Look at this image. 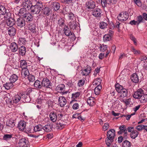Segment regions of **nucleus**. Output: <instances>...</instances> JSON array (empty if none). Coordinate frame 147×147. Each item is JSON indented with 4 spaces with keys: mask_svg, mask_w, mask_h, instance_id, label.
Returning <instances> with one entry per match:
<instances>
[{
    "mask_svg": "<svg viewBox=\"0 0 147 147\" xmlns=\"http://www.w3.org/2000/svg\"><path fill=\"white\" fill-rule=\"evenodd\" d=\"M115 88L117 92L121 94L119 97V99L121 101H123V98L126 97L127 95V90L123 88V87L117 83L115 85Z\"/></svg>",
    "mask_w": 147,
    "mask_h": 147,
    "instance_id": "nucleus-2",
    "label": "nucleus"
},
{
    "mask_svg": "<svg viewBox=\"0 0 147 147\" xmlns=\"http://www.w3.org/2000/svg\"><path fill=\"white\" fill-rule=\"evenodd\" d=\"M131 81L135 83H138L139 81V77L138 76L137 74L136 73H135L131 75Z\"/></svg>",
    "mask_w": 147,
    "mask_h": 147,
    "instance_id": "nucleus-23",
    "label": "nucleus"
},
{
    "mask_svg": "<svg viewBox=\"0 0 147 147\" xmlns=\"http://www.w3.org/2000/svg\"><path fill=\"white\" fill-rule=\"evenodd\" d=\"M22 5L24 8L26 10H30L32 5L31 1L29 0H24L22 2Z\"/></svg>",
    "mask_w": 147,
    "mask_h": 147,
    "instance_id": "nucleus-9",
    "label": "nucleus"
},
{
    "mask_svg": "<svg viewBox=\"0 0 147 147\" xmlns=\"http://www.w3.org/2000/svg\"><path fill=\"white\" fill-rule=\"evenodd\" d=\"M112 37L109 34H105L103 37V40L105 42L110 41Z\"/></svg>",
    "mask_w": 147,
    "mask_h": 147,
    "instance_id": "nucleus-46",
    "label": "nucleus"
},
{
    "mask_svg": "<svg viewBox=\"0 0 147 147\" xmlns=\"http://www.w3.org/2000/svg\"><path fill=\"white\" fill-rule=\"evenodd\" d=\"M99 48L100 49V51L104 52L107 49V46L105 45L100 44V47Z\"/></svg>",
    "mask_w": 147,
    "mask_h": 147,
    "instance_id": "nucleus-54",
    "label": "nucleus"
},
{
    "mask_svg": "<svg viewBox=\"0 0 147 147\" xmlns=\"http://www.w3.org/2000/svg\"><path fill=\"white\" fill-rule=\"evenodd\" d=\"M64 12L65 14L67 15L68 14H69L71 13L70 10L68 7H65Z\"/></svg>",
    "mask_w": 147,
    "mask_h": 147,
    "instance_id": "nucleus-62",
    "label": "nucleus"
},
{
    "mask_svg": "<svg viewBox=\"0 0 147 147\" xmlns=\"http://www.w3.org/2000/svg\"><path fill=\"white\" fill-rule=\"evenodd\" d=\"M18 76L15 74H13L10 77L9 79L10 82L14 83L18 79Z\"/></svg>",
    "mask_w": 147,
    "mask_h": 147,
    "instance_id": "nucleus-32",
    "label": "nucleus"
},
{
    "mask_svg": "<svg viewBox=\"0 0 147 147\" xmlns=\"http://www.w3.org/2000/svg\"><path fill=\"white\" fill-rule=\"evenodd\" d=\"M68 19L70 20V21H73L76 20V17L75 15L72 13L68 14L67 15Z\"/></svg>",
    "mask_w": 147,
    "mask_h": 147,
    "instance_id": "nucleus-35",
    "label": "nucleus"
},
{
    "mask_svg": "<svg viewBox=\"0 0 147 147\" xmlns=\"http://www.w3.org/2000/svg\"><path fill=\"white\" fill-rule=\"evenodd\" d=\"M144 125H139L136 127V129L138 131H141L142 129H144Z\"/></svg>",
    "mask_w": 147,
    "mask_h": 147,
    "instance_id": "nucleus-63",
    "label": "nucleus"
},
{
    "mask_svg": "<svg viewBox=\"0 0 147 147\" xmlns=\"http://www.w3.org/2000/svg\"><path fill=\"white\" fill-rule=\"evenodd\" d=\"M36 25L34 24H30L28 26V30L30 31V33H34L36 32Z\"/></svg>",
    "mask_w": 147,
    "mask_h": 147,
    "instance_id": "nucleus-21",
    "label": "nucleus"
},
{
    "mask_svg": "<svg viewBox=\"0 0 147 147\" xmlns=\"http://www.w3.org/2000/svg\"><path fill=\"white\" fill-rule=\"evenodd\" d=\"M13 83L10 82L6 83L4 84V86L7 90H9L13 86Z\"/></svg>",
    "mask_w": 147,
    "mask_h": 147,
    "instance_id": "nucleus-38",
    "label": "nucleus"
},
{
    "mask_svg": "<svg viewBox=\"0 0 147 147\" xmlns=\"http://www.w3.org/2000/svg\"><path fill=\"white\" fill-rule=\"evenodd\" d=\"M60 5L59 3L57 2H54L53 3V8L55 11L58 10L60 8Z\"/></svg>",
    "mask_w": 147,
    "mask_h": 147,
    "instance_id": "nucleus-53",
    "label": "nucleus"
},
{
    "mask_svg": "<svg viewBox=\"0 0 147 147\" xmlns=\"http://www.w3.org/2000/svg\"><path fill=\"white\" fill-rule=\"evenodd\" d=\"M19 94L22 101L27 102H29L30 100V98L27 93L22 92L20 93Z\"/></svg>",
    "mask_w": 147,
    "mask_h": 147,
    "instance_id": "nucleus-10",
    "label": "nucleus"
},
{
    "mask_svg": "<svg viewBox=\"0 0 147 147\" xmlns=\"http://www.w3.org/2000/svg\"><path fill=\"white\" fill-rule=\"evenodd\" d=\"M130 39L134 42V44L136 45H137V42L136 38L131 34L130 35Z\"/></svg>",
    "mask_w": 147,
    "mask_h": 147,
    "instance_id": "nucleus-60",
    "label": "nucleus"
},
{
    "mask_svg": "<svg viewBox=\"0 0 147 147\" xmlns=\"http://www.w3.org/2000/svg\"><path fill=\"white\" fill-rule=\"evenodd\" d=\"M28 143L29 142L27 139L25 138H22L19 140L18 146L19 147H28Z\"/></svg>",
    "mask_w": 147,
    "mask_h": 147,
    "instance_id": "nucleus-11",
    "label": "nucleus"
},
{
    "mask_svg": "<svg viewBox=\"0 0 147 147\" xmlns=\"http://www.w3.org/2000/svg\"><path fill=\"white\" fill-rule=\"evenodd\" d=\"M65 125L63 123V122L61 121H57L56 124V128L58 129L61 130L65 127Z\"/></svg>",
    "mask_w": 147,
    "mask_h": 147,
    "instance_id": "nucleus-28",
    "label": "nucleus"
},
{
    "mask_svg": "<svg viewBox=\"0 0 147 147\" xmlns=\"http://www.w3.org/2000/svg\"><path fill=\"white\" fill-rule=\"evenodd\" d=\"M133 96L135 98L138 99L141 103L147 102V94L144 93L143 90L141 89H139L136 91Z\"/></svg>",
    "mask_w": 147,
    "mask_h": 147,
    "instance_id": "nucleus-1",
    "label": "nucleus"
},
{
    "mask_svg": "<svg viewBox=\"0 0 147 147\" xmlns=\"http://www.w3.org/2000/svg\"><path fill=\"white\" fill-rule=\"evenodd\" d=\"M114 27H113V28H109L107 30L108 33L107 34H109L110 35L112 36L114 34Z\"/></svg>",
    "mask_w": 147,
    "mask_h": 147,
    "instance_id": "nucleus-57",
    "label": "nucleus"
},
{
    "mask_svg": "<svg viewBox=\"0 0 147 147\" xmlns=\"http://www.w3.org/2000/svg\"><path fill=\"white\" fill-rule=\"evenodd\" d=\"M49 117L51 120L53 122H55L57 119V115L54 112H51L49 114Z\"/></svg>",
    "mask_w": 147,
    "mask_h": 147,
    "instance_id": "nucleus-25",
    "label": "nucleus"
},
{
    "mask_svg": "<svg viewBox=\"0 0 147 147\" xmlns=\"http://www.w3.org/2000/svg\"><path fill=\"white\" fill-rule=\"evenodd\" d=\"M79 105L78 103H75L73 105L72 107L73 109L76 110L79 108Z\"/></svg>",
    "mask_w": 147,
    "mask_h": 147,
    "instance_id": "nucleus-64",
    "label": "nucleus"
},
{
    "mask_svg": "<svg viewBox=\"0 0 147 147\" xmlns=\"http://www.w3.org/2000/svg\"><path fill=\"white\" fill-rule=\"evenodd\" d=\"M26 125V122L24 121H21L19 122L18 127L20 130L26 132V129L25 128Z\"/></svg>",
    "mask_w": 147,
    "mask_h": 147,
    "instance_id": "nucleus-14",
    "label": "nucleus"
},
{
    "mask_svg": "<svg viewBox=\"0 0 147 147\" xmlns=\"http://www.w3.org/2000/svg\"><path fill=\"white\" fill-rule=\"evenodd\" d=\"M78 22H76V20L73 21H70L69 24L70 28L74 30L77 27Z\"/></svg>",
    "mask_w": 147,
    "mask_h": 147,
    "instance_id": "nucleus-29",
    "label": "nucleus"
},
{
    "mask_svg": "<svg viewBox=\"0 0 147 147\" xmlns=\"http://www.w3.org/2000/svg\"><path fill=\"white\" fill-rule=\"evenodd\" d=\"M21 74L26 77L30 75L29 71L27 68L22 69L21 71Z\"/></svg>",
    "mask_w": 147,
    "mask_h": 147,
    "instance_id": "nucleus-43",
    "label": "nucleus"
},
{
    "mask_svg": "<svg viewBox=\"0 0 147 147\" xmlns=\"http://www.w3.org/2000/svg\"><path fill=\"white\" fill-rule=\"evenodd\" d=\"M23 19L26 21L28 22H30L32 20V15L29 13H27L24 16Z\"/></svg>",
    "mask_w": 147,
    "mask_h": 147,
    "instance_id": "nucleus-24",
    "label": "nucleus"
},
{
    "mask_svg": "<svg viewBox=\"0 0 147 147\" xmlns=\"http://www.w3.org/2000/svg\"><path fill=\"white\" fill-rule=\"evenodd\" d=\"M19 53L21 56L24 55L26 52V49L25 47L22 46L18 48Z\"/></svg>",
    "mask_w": 147,
    "mask_h": 147,
    "instance_id": "nucleus-27",
    "label": "nucleus"
},
{
    "mask_svg": "<svg viewBox=\"0 0 147 147\" xmlns=\"http://www.w3.org/2000/svg\"><path fill=\"white\" fill-rule=\"evenodd\" d=\"M131 146V142L127 140H125L123 142L122 147H130Z\"/></svg>",
    "mask_w": 147,
    "mask_h": 147,
    "instance_id": "nucleus-47",
    "label": "nucleus"
},
{
    "mask_svg": "<svg viewBox=\"0 0 147 147\" xmlns=\"http://www.w3.org/2000/svg\"><path fill=\"white\" fill-rule=\"evenodd\" d=\"M26 40L25 38H20L18 41V43L21 45H25L26 43Z\"/></svg>",
    "mask_w": 147,
    "mask_h": 147,
    "instance_id": "nucleus-42",
    "label": "nucleus"
},
{
    "mask_svg": "<svg viewBox=\"0 0 147 147\" xmlns=\"http://www.w3.org/2000/svg\"><path fill=\"white\" fill-rule=\"evenodd\" d=\"M42 87L46 88H50L51 87V82L47 78H44L42 82Z\"/></svg>",
    "mask_w": 147,
    "mask_h": 147,
    "instance_id": "nucleus-12",
    "label": "nucleus"
},
{
    "mask_svg": "<svg viewBox=\"0 0 147 147\" xmlns=\"http://www.w3.org/2000/svg\"><path fill=\"white\" fill-rule=\"evenodd\" d=\"M11 51L13 52H16L18 49V44L15 42H12L11 44L9 46Z\"/></svg>",
    "mask_w": 147,
    "mask_h": 147,
    "instance_id": "nucleus-16",
    "label": "nucleus"
},
{
    "mask_svg": "<svg viewBox=\"0 0 147 147\" xmlns=\"http://www.w3.org/2000/svg\"><path fill=\"white\" fill-rule=\"evenodd\" d=\"M85 82V79L84 78L79 80L78 83V85L79 87L83 86Z\"/></svg>",
    "mask_w": 147,
    "mask_h": 147,
    "instance_id": "nucleus-50",
    "label": "nucleus"
},
{
    "mask_svg": "<svg viewBox=\"0 0 147 147\" xmlns=\"http://www.w3.org/2000/svg\"><path fill=\"white\" fill-rule=\"evenodd\" d=\"M6 19L7 20L6 21L7 24L10 27H12L15 24L16 22L14 19L10 17Z\"/></svg>",
    "mask_w": 147,
    "mask_h": 147,
    "instance_id": "nucleus-19",
    "label": "nucleus"
},
{
    "mask_svg": "<svg viewBox=\"0 0 147 147\" xmlns=\"http://www.w3.org/2000/svg\"><path fill=\"white\" fill-rule=\"evenodd\" d=\"M102 11L99 9H96L92 12V14L94 16L96 17H100L101 16Z\"/></svg>",
    "mask_w": 147,
    "mask_h": 147,
    "instance_id": "nucleus-18",
    "label": "nucleus"
},
{
    "mask_svg": "<svg viewBox=\"0 0 147 147\" xmlns=\"http://www.w3.org/2000/svg\"><path fill=\"white\" fill-rule=\"evenodd\" d=\"M42 82L39 80H36L34 84V86L37 88L40 89L42 88Z\"/></svg>",
    "mask_w": 147,
    "mask_h": 147,
    "instance_id": "nucleus-39",
    "label": "nucleus"
},
{
    "mask_svg": "<svg viewBox=\"0 0 147 147\" xmlns=\"http://www.w3.org/2000/svg\"><path fill=\"white\" fill-rule=\"evenodd\" d=\"M109 124L108 123H106L104 124V126H103V129L104 131L107 130L109 128Z\"/></svg>",
    "mask_w": 147,
    "mask_h": 147,
    "instance_id": "nucleus-61",
    "label": "nucleus"
},
{
    "mask_svg": "<svg viewBox=\"0 0 147 147\" xmlns=\"http://www.w3.org/2000/svg\"><path fill=\"white\" fill-rule=\"evenodd\" d=\"M102 89V86L98 85L94 89V92L95 94L96 95H98L100 93V90Z\"/></svg>",
    "mask_w": 147,
    "mask_h": 147,
    "instance_id": "nucleus-40",
    "label": "nucleus"
},
{
    "mask_svg": "<svg viewBox=\"0 0 147 147\" xmlns=\"http://www.w3.org/2000/svg\"><path fill=\"white\" fill-rule=\"evenodd\" d=\"M102 82V80L100 78H98L95 79L94 81V83L97 85V86L98 85H101L100 84Z\"/></svg>",
    "mask_w": 147,
    "mask_h": 147,
    "instance_id": "nucleus-56",
    "label": "nucleus"
},
{
    "mask_svg": "<svg viewBox=\"0 0 147 147\" xmlns=\"http://www.w3.org/2000/svg\"><path fill=\"white\" fill-rule=\"evenodd\" d=\"M86 7L87 8L89 9H93L95 6V3L91 0H90L86 3Z\"/></svg>",
    "mask_w": 147,
    "mask_h": 147,
    "instance_id": "nucleus-20",
    "label": "nucleus"
},
{
    "mask_svg": "<svg viewBox=\"0 0 147 147\" xmlns=\"http://www.w3.org/2000/svg\"><path fill=\"white\" fill-rule=\"evenodd\" d=\"M108 24L107 23L104 22H101L100 23L99 26L100 28L104 29L107 27Z\"/></svg>",
    "mask_w": 147,
    "mask_h": 147,
    "instance_id": "nucleus-52",
    "label": "nucleus"
},
{
    "mask_svg": "<svg viewBox=\"0 0 147 147\" xmlns=\"http://www.w3.org/2000/svg\"><path fill=\"white\" fill-rule=\"evenodd\" d=\"M43 129V126L41 125H38L36 126L34 128V130L35 132L42 131Z\"/></svg>",
    "mask_w": 147,
    "mask_h": 147,
    "instance_id": "nucleus-48",
    "label": "nucleus"
},
{
    "mask_svg": "<svg viewBox=\"0 0 147 147\" xmlns=\"http://www.w3.org/2000/svg\"><path fill=\"white\" fill-rule=\"evenodd\" d=\"M96 100L95 98L91 96L88 97L87 100V102L88 105L90 106H92L94 105L96 103Z\"/></svg>",
    "mask_w": 147,
    "mask_h": 147,
    "instance_id": "nucleus-17",
    "label": "nucleus"
},
{
    "mask_svg": "<svg viewBox=\"0 0 147 147\" xmlns=\"http://www.w3.org/2000/svg\"><path fill=\"white\" fill-rule=\"evenodd\" d=\"M135 3L139 7H141L142 3L140 0H134Z\"/></svg>",
    "mask_w": 147,
    "mask_h": 147,
    "instance_id": "nucleus-59",
    "label": "nucleus"
},
{
    "mask_svg": "<svg viewBox=\"0 0 147 147\" xmlns=\"http://www.w3.org/2000/svg\"><path fill=\"white\" fill-rule=\"evenodd\" d=\"M65 86L63 84L58 85L56 88V90L58 92L61 93L63 95L65 94L69 93L68 91H65Z\"/></svg>",
    "mask_w": 147,
    "mask_h": 147,
    "instance_id": "nucleus-6",
    "label": "nucleus"
},
{
    "mask_svg": "<svg viewBox=\"0 0 147 147\" xmlns=\"http://www.w3.org/2000/svg\"><path fill=\"white\" fill-rule=\"evenodd\" d=\"M138 132L136 130L133 131L130 134L131 137L133 139H135L138 135Z\"/></svg>",
    "mask_w": 147,
    "mask_h": 147,
    "instance_id": "nucleus-44",
    "label": "nucleus"
},
{
    "mask_svg": "<svg viewBox=\"0 0 147 147\" xmlns=\"http://www.w3.org/2000/svg\"><path fill=\"white\" fill-rule=\"evenodd\" d=\"M58 104L61 107H64L66 104L67 100L63 96H61L59 97Z\"/></svg>",
    "mask_w": 147,
    "mask_h": 147,
    "instance_id": "nucleus-15",
    "label": "nucleus"
},
{
    "mask_svg": "<svg viewBox=\"0 0 147 147\" xmlns=\"http://www.w3.org/2000/svg\"><path fill=\"white\" fill-rule=\"evenodd\" d=\"M20 67L22 69L27 68V64L26 60H22L20 61Z\"/></svg>",
    "mask_w": 147,
    "mask_h": 147,
    "instance_id": "nucleus-34",
    "label": "nucleus"
},
{
    "mask_svg": "<svg viewBox=\"0 0 147 147\" xmlns=\"http://www.w3.org/2000/svg\"><path fill=\"white\" fill-rule=\"evenodd\" d=\"M26 10H27L25 8H21L18 13V15L20 16H24L25 14L27 13H26Z\"/></svg>",
    "mask_w": 147,
    "mask_h": 147,
    "instance_id": "nucleus-41",
    "label": "nucleus"
},
{
    "mask_svg": "<svg viewBox=\"0 0 147 147\" xmlns=\"http://www.w3.org/2000/svg\"><path fill=\"white\" fill-rule=\"evenodd\" d=\"M119 129L120 131H118V133L121 134L122 133H123L125 134L127 133V130L126 128L125 127L124 125H122L119 127Z\"/></svg>",
    "mask_w": 147,
    "mask_h": 147,
    "instance_id": "nucleus-37",
    "label": "nucleus"
},
{
    "mask_svg": "<svg viewBox=\"0 0 147 147\" xmlns=\"http://www.w3.org/2000/svg\"><path fill=\"white\" fill-rule=\"evenodd\" d=\"M30 82H33L35 80V77L34 76L31 74L29 75L27 78Z\"/></svg>",
    "mask_w": 147,
    "mask_h": 147,
    "instance_id": "nucleus-55",
    "label": "nucleus"
},
{
    "mask_svg": "<svg viewBox=\"0 0 147 147\" xmlns=\"http://www.w3.org/2000/svg\"><path fill=\"white\" fill-rule=\"evenodd\" d=\"M43 129L47 132H50L52 129L51 125H46L45 126L43 127Z\"/></svg>",
    "mask_w": 147,
    "mask_h": 147,
    "instance_id": "nucleus-36",
    "label": "nucleus"
},
{
    "mask_svg": "<svg viewBox=\"0 0 147 147\" xmlns=\"http://www.w3.org/2000/svg\"><path fill=\"white\" fill-rule=\"evenodd\" d=\"M64 32L65 35L67 36L73 35V34L74 36V33L71 32L68 27L67 26H66L64 28Z\"/></svg>",
    "mask_w": 147,
    "mask_h": 147,
    "instance_id": "nucleus-31",
    "label": "nucleus"
},
{
    "mask_svg": "<svg viewBox=\"0 0 147 147\" xmlns=\"http://www.w3.org/2000/svg\"><path fill=\"white\" fill-rule=\"evenodd\" d=\"M17 26L19 29L23 30L25 28V22L22 18H19L17 20L16 22Z\"/></svg>",
    "mask_w": 147,
    "mask_h": 147,
    "instance_id": "nucleus-5",
    "label": "nucleus"
},
{
    "mask_svg": "<svg viewBox=\"0 0 147 147\" xmlns=\"http://www.w3.org/2000/svg\"><path fill=\"white\" fill-rule=\"evenodd\" d=\"M42 10L43 14L46 16H49L52 12L51 9L48 7H45Z\"/></svg>",
    "mask_w": 147,
    "mask_h": 147,
    "instance_id": "nucleus-22",
    "label": "nucleus"
},
{
    "mask_svg": "<svg viewBox=\"0 0 147 147\" xmlns=\"http://www.w3.org/2000/svg\"><path fill=\"white\" fill-rule=\"evenodd\" d=\"M10 13L9 10L7 11L6 8L3 6H0V15H1V19L4 21L5 19H7L10 16Z\"/></svg>",
    "mask_w": 147,
    "mask_h": 147,
    "instance_id": "nucleus-4",
    "label": "nucleus"
},
{
    "mask_svg": "<svg viewBox=\"0 0 147 147\" xmlns=\"http://www.w3.org/2000/svg\"><path fill=\"white\" fill-rule=\"evenodd\" d=\"M42 5H32L31 9V12L33 14H38L42 10Z\"/></svg>",
    "mask_w": 147,
    "mask_h": 147,
    "instance_id": "nucleus-7",
    "label": "nucleus"
},
{
    "mask_svg": "<svg viewBox=\"0 0 147 147\" xmlns=\"http://www.w3.org/2000/svg\"><path fill=\"white\" fill-rule=\"evenodd\" d=\"M14 120L12 119H10L6 123L7 126L11 127H13L15 125V123Z\"/></svg>",
    "mask_w": 147,
    "mask_h": 147,
    "instance_id": "nucleus-30",
    "label": "nucleus"
},
{
    "mask_svg": "<svg viewBox=\"0 0 147 147\" xmlns=\"http://www.w3.org/2000/svg\"><path fill=\"white\" fill-rule=\"evenodd\" d=\"M131 51L134 53L135 54H139L140 53V51L138 50H136V49L133 47H131Z\"/></svg>",
    "mask_w": 147,
    "mask_h": 147,
    "instance_id": "nucleus-58",
    "label": "nucleus"
},
{
    "mask_svg": "<svg viewBox=\"0 0 147 147\" xmlns=\"http://www.w3.org/2000/svg\"><path fill=\"white\" fill-rule=\"evenodd\" d=\"M136 22L137 23V25H138L140 23L143 22V18L141 15L138 16L136 17Z\"/></svg>",
    "mask_w": 147,
    "mask_h": 147,
    "instance_id": "nucleus-51",
    "label": "nucleus"
},
{
    "mask_svg": "<svg viewBox=\"0 0 147 147\" xmlns=\"http://www.w3.org/2000/svg\"><path fill=\"white\" fill-rule=\"evenodd\" d=\"M115 131L114 129H111L107 132V137L106 139L105 143L108 147H110L115 136Z\"/></svg>",
    "mask_w": 147,
    "mask_h": 147,
    "instance_id": "nucleus-3",
    "label": "nucleus"
},
{
    "mask_svg": "<svg viewBox=\"0 0 147 147\" xmlns=\"http://www.w3.org/2000/svg\"><path fill=\"white\" fill-rule=\"evenodd\" d=\"M80 93V92H77L72 94V98L74 99H77L79 98Z\"/></svg>",
    "mask_w": 147,
    "mask_h": 147,
    "instance_id": "nucleus-49",
    "label": "nucleus"
},
{
    "mask_svg": "<svg viewBox=\"0 0 147 147\" xmlns=\"http://www.w3.org/2000/svg\"><path fill=\"white\" fill-rule=\"evenodd\" d=\"M12 136V134H5L3 136V140L7 141L10 140Z\"/></svg>",
    "mask_w": 147,
    "mask_h": 147,
    "instance_id": "nucleus-45",
    "label": "nucleus"
},
{
    "mask_svg": "<svg viewBox=\"0 0 147 147\" xmlns=\"http://www.w3.org/2000/svg\"><path fill=\"white\" fill-rule=\"evenodd\" d=\"M128 17V14L126 11L121 12L117 16L118 20L121 22L126 21Z\"/></svg>",
    "mask_w": 147,
    "mask_h": 147,
    "instance_id": "nucleus-8",
    "label": "nucleus"
},
{
    "mask_svg": "<svg viewBox=\"0 0 147 147\" xmlns=\"http://www.w3.org/2000/svg\"><path fill=\"white\" fill-rule=\"evenodd\" d=\"M8 33L11 36H14L16 34V30L13 27H11L8 28Z\"/></svg>",
    "mask_w": 147,
    "mask_h": 147,
    "instance_id": "nucleus-26",
    "label": "nucleus"
},
{
    "mask_svg": "<svg viewBox=\"0 0 147 147\" xmlns=\"http://www.w3.org/2000/svg\"><path fill=\"white\" fill-rule=\"evenodd\" d=\"M91 67L88 65H87L85 69L82 70L81 74L82 76H88L91 72Z\"/></svg>",
    "mask_w": 147,
    "mask_h": 147,
    "instance_id": "nucleus-13",
    "label": "nucleus"
},
{
    "mask_svg": "<svg viewBox=\"0 0 147 147\" xmlns=\"http://www.w3.org/2000/svg\"><path fill=\"white\" fill-rule=\"evenodd\" d=\"M21 98L19 94L16 95L13 98V102L15 103L19 102L21 100Z\"/></svg>",
    "mask_w": 147,
    "mask_h": 147,
    "instance_id": "nucleus-33",
    "label": "nucleus"
}]
</instances>
